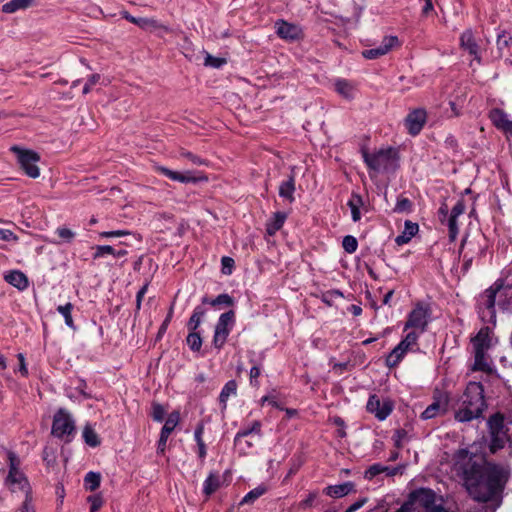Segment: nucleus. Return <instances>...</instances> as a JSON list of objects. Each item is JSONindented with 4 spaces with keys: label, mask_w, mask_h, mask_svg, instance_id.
<instances>
[{
    "label": "nucleus",
    "mask_w": 512,
    "mask_h": 512,
    "mask_svg": "<svg viewBox=\"0 0 512 512\" xmlns=\"http://www.w3.org/2000/svg\"><path fill=\"white\" fill-rule=\"evenodd\" d=\"M454 471L467 494L478 503L501 500L512 474L508 462H497L469 450H457Z\"/></svg>",
    "instance_id": "1"
},
{
    "label": "nucleus",
    "mask_w": 512,
    "mask_h": 512,
    "mask_svg": "<svg viewBox=\"0 0 512 512\" xmlns=\"http://www.w3.org/2000/svg\"><path fill=\"white\" fill-rule=\"evenodd\" d=\"M496 299L499 308L512 312V286H504L501 280L496 281L486 289L478 298V308L482 320L495 324L496 322Z\"/></svg>",
    "instance_id": "2"
},
{
    "label": "nucleus",
    "mask_w": 512,
    "mask_h": 512,
    "mask_svg": "<svg viewBox=\"0 0 512 512\" xmlns=\"http://www.w3.org/2000/svg\"><path fill=\"white\" fill-rule=\"evenodd\" d=\"M485 408L484 388L481 383L470 382L462 396L461 406L455 419L468 422L481 416Z\"/></svg>",
    "instance_id": "3"
},
{
    "label": "nucleus",
    "mask_w": 512,
    "mask_h": 512,
    "mask_svg": "<svg viewBox=\"0 0 512 512\" xmlns=\"http://www.w3.org/2000/svg\"><path fill=\"white\" fill-rule=\"evenodd\" d=\"M438 504L433 490L420 488L413 491L407 502L395 512H435Z\"/></svg>",
    "instance_id": "4"
},
{
    "label": "nucleus",
    "mask_w": 512,
    "mask_h": 512,
    "mask_svg": "<svg viewBox=\"0 0 512 512\" xmlns=\"http://www.w3.org/2000/svg\"><path fill=\"white\" fill-rule=\"evenodd\" d=\"M9 471L5 479V485L11 492L21 491L27 496L32 495L29 481L21 470V460L12 451L8 453Z\"/></svg>",
    "instance_id": "5"
},
{
    "label": "nucleus",
    "mask_w": 512,
    "mask_h": 512,
    "mask_svg": "<svg viewBox=\"0 0 512 512\" xmlns=\"http://www.w3.org/2000/svg\"><path fill=\"white\" fill-rule=\"evenodd\" d=\"M52 435L70 442L75 435V422L71 414L65 409H59L53 417Z\"/></svg>",
    "instance_id": "6"
},
{
    "label": "nucleus",
    "mask_w": 512,
    "mask_h": 512,
    "mask_svg": "<svg viewBox=\"0 0 512 512\" xmlns=\"http://www.w3.org/2000/svg\"><path fill=\"white\" fill-rule=\"evenodd\" d=\"M16 157L20 168L24 173L31 178H38L40 175V169L37 163L40 161V156L33 150L23 149L17 145L10 148Z\"/></svg>",
    "instance_id": "7"
},
{
    "label": "nucleus",
    "mask_w": 512,
    "mask_h": 512,
    "mask_svg": "<svg viewBox=\"0 0 512 512\" xmlns=\"http://www.w3.org/2000/svg\"><path fill=\"white\" fill-rule=\"evenodd\" d=\"M362 156L367 166L376 172L388 170L396 161V153L392 148L380 149L372 154L363 150Z\"/></svg>",
    "instance_id": "8"
},
{
    "label": "nucleus",
    "mask_w": 512,
    "mask_h": 512,
    "mask_svg": "<svg viewBox=\"0 0 512 512\" xmlns=\"http://www.w3.org/2000/svg\"><path fill=\"white\" fill-rule=\"evenodd\" d=\"M488 425L492 437V443L489 448H505L507 445L510 448L511 442L504 425V416L501 413L494 414L490 417Z\"/></svg>",
    "instance_id": "9"
},
{
    "label": "nucleus",
    "mask_w": 512,
    "mask_h": 512,
    "mask_svg": "<svg viewBox=\"0 0 512 512\" xmlns=\"http://www.w3.org/2000/svg\"><path fill=\"white\" fill-rule=\"evenodd\" d=\"M429 319V308L421 303H418L409 313L404 330L413 329V331L423 333L427 328Z\"/></svg>",
    "instance_id": "10"
},
{
    "label": "nucleus",
    "mask_w": 512,
    "mask_h": 512,
    "mask_svg": "<svg viewBox=\"0 0 512 512\" xmlns=\"http://www.w3.org/2000/svg\"><path fill=\"white\" fill-rule=\"evenodd\" d=\"M234 321L235 313L232 310L223 313L219 317L213 337V344L216 348L220 349L223 347L234 324Z\"/></svg>",
    "instance_id": "11"
},
{
    "label": "nucleus",
    "mask_w": 512,
    "mask_h": 512,
    "mask_svg": "<svg viewBox=\"0 0 512 512\" xmlns=\"http://www.w3.org/2000/svg\"><path fill=\"white\" fill-rule=\"evenodd\" d=\"M155 170L162 175L168 177L173 181H178L180 183H198V182H206L208 180L207 176L203 174L192 175L190 171H186L185 173H180L177 171H173L164 166H155Z\"/></svg>",
    "instance_id": "12"
},
{
    "label": "nucleus",
    "mask_w": 512,
    "mask_h": 512,
    "mask_svg": "<svg viewBox=\"0 0 512 512\" xmlns=\"http://www.w3.org/2000/svg\"><path fill=\"white\" fill-rule=\"evenodd\" d=\"M393 402L389 399L381 401L376 395H371L367 402L368 412L375 415L378 420H385L393 411Z\"/></svg>",
    "instance_id": "13"
},
{
    "label": "nucleus",
    "mask_w": 512,
    "mask_h": 512,
    "mask_svg": "<svg viewBox=\"0 0 512 512\" xmlns=\"http://www.w3.org/2000/svg\"><path fill=\"white\" fill-rule=\"evenodd\" d=\"M399 45L400 43L396 36H385L378 47L362 51V56L366 59H377Z\"/></svg>",
    "instance_id": "14"
},
{
    "label": "nucleus",
    "mask_w": 512,
    "mask_h": 512,
    "mask_svg": "<svg viewBox=\"0 0 512 512\" xmlns=\"http://www.w3.org/2000/svg\"><path fill=\"white\" fill-rule=\"evenodd\" d=\"M465 209L466 206L464 200H458L451 209L449 217L444 222L448 227L449 239L452 242L456 240L459 233L458 217L464 214Z\"/></svg>",
    "instance_id": "15"
},
{
    "label": "nucleus",
    "mask_w": 512,
    "mask_h": 512,
    "mask_svg": "<svg viewBox=\"0 0 512 512\" xmlns=\"http://www.w3.org/2000/svg\"><path fill=\"white\" fill-rule=\"evenodd\" d=\"M449 397L445 393H439L434 401L422 412L421 417L425 420L432 419L447 412Z\"/></svg>",
    "instance_id": "16"
},
{
    "label": "nucleus",
    "mask_w": 512,
    "mask_h": 512,
    "mask_svg": "<svg viewBox=\"0 0 512 512\" xmlns=\"http://www.w3.org/2000/svg\"><path fill=\"white\" fill-rule=\"evenodd\" d=\"M427 114L424 109H415L405 118V126L408 133L415 136L420 133L426 123Z\"/></svg>",
    "instance_id": "17"
},
{
    "label": "nucleus",
    "mask_w": 512,
    "mask_h": 512,
    "mask_svg": "<svg viewBox=\"0 0 512 512\" xmlns=\"http://www.w3.org/2000/svg\"><path fill=\"white\" fill-rule=\"evenodd\" d=\"M276 34L283 40L294 41L301 37L302 31L295 24L288 23L284 20L275 22Z\"/></svg>",
    "instance_id": "18"
},
{
    "label": "nucleus",
    "mask_w": 512,
    "mask_h": 512,
    "mask_svg": "<svg viewBox=\"0 0 512 512\" xmlns=\"http://www.w3.org/2000/svg\"><path fill=\"white\" fill-rule=\"evenodd\" d=\"M353 493H356V485L352 481L329 485L323 489L324 495L334 499L343 498Z\"/></svg>",
    "instance_id": "19"
},
{
    "label": "nucleus",
    "mask_w": 512,
    "mask_h": 512,
    "mask_svg": "<svg viewBox=\"0 0 512 512\" xmlns=\"http://www.w3.org/2000/svg\"><path fill=\"white\" fill-rule=\"evenodd\" d=\"M122 17L129 22L137 25L138 27L145 29V30H156V29H163L164 31L168 32L169 28L161 23H159L154 18H136L132 15H130L127 11H123L121 13Z\"/></svg>",
    "instance_id": "20"
},
{
    "label": "nucleus",
    "mask_w": 512,
    "mask_h": 512,
    "mask_svg": "<svg viewBox=\"0 0 512 512\" xmlns=\"http://www.w3.org/2000/svg\"><path fill=\"white\" fill-rule=\"evenodd\" d=\"M491 331L488 327L479 330L475 337L472 338L473 352H487L491 347Z\"/></svg>",
    "instance_id": "21"
},
{
    "label": "nucleus",
    "mask_w": 512,
    "mask_h": 512,
    "mask_svg": "<svg viewBox=\"0 0 512 512\" xmlns=\"http://www.w3.org/2000/svg\"><path fill=\"white\" fill-rule=\"evenodd\" d=\"M460 46L462 49L468 51L470 55L474 56V59L481 63V57L479 55V46L475 40L472 30L468 29L461 34Z\"/></svg>",
    "instance_id": "22"
},
{
    "label": "nucleus",
    "mask_w": 512,
    "mask_h": 512,
    "mask_svg": "<svg viewBox=\"0 0 512 512\" xmlns=\"http://www.w3.org/2000/svg\"><path fill=\"white\" fill-rule=\"evenodd\" d=\"M260 423L255 422L249 430L237 434L235 442L237 445L252 446L260 440Z\"/></svg>",
    "instance_id": "23"
},
{
    "label": "nucleus",
    "mask_w": 512,
    "mask_h": 512,
    "mask_svg": "<svg viewBox=\"0 0 512 512\" xmlns=\"http://www.w3.org/2000/svg\"><path fill=\"white\" fill-rule=\"evenodd\" d=\"M489 118L499 130L504 133H512V121L508 119L507 114L498 108L490 111Z\"/></svg>",
    "instance_id": "24"
},
{
    "label": "nucleus",
    "mask_w": 512,
    "mask_h": 512,
    "mask_svg": "<svg viewBox=\"0 0 512 512\" xmlns=\"http://www.w3.org/2000/svg\"><path fill=\"white\" fill-rule=\"evenodd\" d=\"M402 468L403 467H401V466L390 467V466H386V465L377 463V464H373L365 471L364 477H365V479L371 480L375 476L382 474V473H385L387 476H394L398 473H401Z\"/></svg>",
    "instance_id": "25"
},
{
    "label": "nucleus",
    "mask_w": 512,
    "mask_h": 512,
    "mask_svg": "<svg viewBox=\"0 0 512 512\" xmlns=\"http://www.w3.org/2000/svg\"><path fill=\"white\" fill-rule=\"evenodd\" d=\"M4 279L20 291L25 290L29 285L27 276L19 270L9 272L5 275Z\"/></svg>",
    "instance_id": "26"
},
{
    "label": "nucleus",
    "mask_w": 512,
    "mask_h": 512,
    "mask_svg": "<svg viewBox=\"0 0 512 512\" xmlns=\"http://www.w3.org/2000/svg\"><path fill=\"white\" fill-rule=\"evenodd\" d=\"M419 226L410 220H406L404 224V230L400 235L395 238L397 245H404L411 241V239L417 234Z\"/></svg>",
    "instance_id": "27"
},
{
    "label": "nucleus",
    "mask_w": 512,
    "mask_h": 512,
    "mask_svg": "<svg viewBox=\"0 0 512 512\" xmlns=\"http://www.w3.org/2000/svg\"><path fill=\"white\" fill-rule=\"evenodd\" d=\"M473 371H482L485 373L492 372V361L487 355V352H476L474 353V364L472 366Z\"/></svg>",
    "instance_id": "28"
},
{
    "label": "nucleus",
    "mask_w": 512,
    "mask_h": 512,
    "mask_svg": "<svg viewBox=\"0 0 512 512\" xmlns=\"http://www.w3.org/2000/svg\"><path fill=\"white\" fill-rule=\"evenodd\" d=\"M295 178L290 175L286 181H283L279 187V196L287 199L290 203L294 201Z\"/></svg>",
    "instance_id": "29"
},
{
    "label": "nucleus",
    "mask_w": 512,
    "mask_h": 512,
    "mask_svg": "<svg viewBox=\"0 0 512 512\" xmlns=\"http://www.w3.org/2000/svg\"><path fill=\"white\" fill-rule=\"evenodd\" d=\"M237 388H238V385L235 380H230L224 385V387L219 395V402L221 404L222 410L226 409L229 397L236 395Z\"/></svg>",
    "instance_id": "30"
},
{
    "label": "nucleus",
    "mask_w": 512,
    "mask_h": 512,
    "mask_svg": "<svg viewBox=\"0 0 512 512\" xmlns=\"http://www.w3.org/2000/svg\"><path fill=\"white\" fill-rule=\"evenodd\" d=\"M82 437L86 445L95 447L101 444L100 437L97 434L94 427L90 424H86L82 431Z\"/></svg>",
    "instance_id": "31"
},
{
    "label": "nucleus",
    "mask_w": 512,
    "mask_h": 512,
    "mask_svg": "<svg viewBox=\"0 0 512 512\" xmlns=\"http://www.w3.org/2000/svg\"><path fill=\"white\" fill-rule=\"evenodd\" d=\"M34 0H11L2 6L4 13H15L18 10L27 9L33 4Z\"/></svg>",
    "instance_id": "32"
},
{
    "label": "nucleus",
    "mask_w": 512,
    "mask_h": 512,
    "mask_svg": "<svg viewBox=\"0 0 512 512\" xmlns=\"http://www.w3.org/2000/svg\"><path fill=\"white\" fill-rule=\"evenodd\" d=\"M347 205L351 210V216L354 222H357L361 219L360 207L363 205V200L361 196L358 194H352L349 199Z\"/></svg>",
    "instance_id": "33"
},
{
    "label": "nucleus",
    "mask_w": 512,
    "mask_h": 512,
    "mask_svg": "<svg viewBox=\"0 0 512 512\" xmlns=\"http://www.w3.org/2000/svg\"><path fill=\"white\" fill-rule=\"evenodd\" d=\"M220 487V477L218 474L211 473L203 484V492L209 496Z\"/></svg>",
    "instance_id": "34"
},
{
    "label": "nucleus",
    "mask_w": 512,
    "mask_h": 512,
    "mask_svg": "<svg viewBox=\"0 0 512 512\" xmlns=\"http://www.w3.org/2000/svg\"><path fill=\"white\" fill-rule=\"evenodd\" d=\"M335 90L346 99L354 97V87L346 80H337L335 82Z\"/></svg>",
    "instance_id": "35"
},
{
    "label": "nucleus",
    "mask_w": 512,
    "mask_h": 512,
    "mask_svg": "<svg viewBox=\"0 0 512 512\" xmlns=\"http://www.w3.org/2000/svg\"><path fill=\"white\" fill-rule=\"evenodd\" d=\"M406 352L401 348V346H396L386 357V365L389 368L396 367L400 361L403 359Z\"/></svg>",
    "instance_id": "36"
},
{
    "label": "nucleus",
    "mask_w": 512,
    "mask_h": 512,
    "mask_svg": "<svg viewBox=\"0 0 512 512\" xmlns=\"http://www.w3.org/2000/svg\"><path fill=\"white\" fill-rule=\"evenodd\" d=\"M285 218L286 216L283 213H275L273 219L266 225L267 233L269 235H274L283 226Z\"/></svg>",
    "instance_id": "37"
},
{
    "label": "nucleus",
    "mask_w": 512,
    "mask_h": 512,
    "mask_svg": "<svg viewBox=\"0 0 512 512\" xmlns=\"http://www.w3.org/2000/svg\"><path fill=\"white\" fill-rule=\"evenodd\" d=\"M205 312V309L201 306H198L194 309L193 314L187 323L189 331H195L199 327L201 318L205 315Z\"/></svg>",
    "instance_id": "38"
},
{
    "label": "nucleus",
    "mask_w": 512,
    "mask_h": 512,
    "mask_svg": "<svg viewBox=\"0 0 512 512\" xmlns=\"http://www.w3.org/2000/svg\"><path fill=\"white\" fill-rule=\"evenodd\" d=\"M101 476L96 472H88L84 478L85 488L90 491H95L99 488Z\"/></svg>",
    "instance_id": "39"
},
{
    "label": "nucleus",
    "mask_w": 512,
    "mask_h": 512,
    "mask_svg": "<svg viewBox=\"0 0 512 512\" xmlns=\"http://www.w3.org/2000/svg\"><path fill=\"white\" fill-rule=\"evenodd\" d=\"M72 309L73 305L71 303H66L65 305H60L57 307V311L64 317L66 325L69 328L75 330L76 327L74 325V321L71 314Z\"/></svg>",
    "instance_id": "40"
},
{
    "label": "nucleus",
    "mask_w": 512,
    "mask_h": 512,
    "mask_svg": "<svg viewBox=\"0 0 512 512\" xmlns=\"http://www.w3.org/2000/svg\"><path fill=\"white\" fill-rule=\"evenodd\" d=\"M179 420H180L179 412L173 411L172 413L169 414L162 430L165 431V433H171L175 429L177 424L179 423Z\"/></svg>",
    "instance_id": "41"
},
{
    "label": "nucleus",
    "mask_w": 512,
    "mask_h": 512,
    "mask_svg": "<svg viewBox=\"0 0 512 512\" xmlns=\"http://www.w3.org/2000/svg\"><path fill=\"white\" fill-rule=\"evenodd\" d=\"M186 341L191 350L199 351L201 349L202 338L199 333H196L195 331H190Z\"/></svg>",
    "instance_id": "42"
},
{
    "label": "nucleus",
    "mask_w": 512,
    "mask_h": 512,
    "mask_svg": "<svg viewBox=\"0 0 512 512\" xmlns=\"http://www.w3.org/2000/svg\"><path fill=\"white\" fill-rule=\"evenodd\" d=\"M266 492V487L258 486L248 492L241 501V504L251 503Z\"/></svg>",
    "instance_id": "43"
},
{
    "label": "nucleus",
    "mask_w": 512,
    "mask_h": 512,
    "mask_svg": "<svg viewBox=\"0 0 512 512\" xmlns=\"http://www.w3.org/2000/svg\"><path fill=\"white\" fill-rule=\"evenodd\" d=\"M343 293L339 290H330L322 293L321 299L322 301L327 304L328 306H332L333 302L337 298H342Z\"/></svg>",
    "instance_id": "44"
},
{
    "label": "nucleus",
    "mask_w": 512,
    "mask_h": 512,
    "mask_svg": "<svg viewBox=\"0 0 512 512\" xmlns=\"http://www.w3.org/2000/svg\"><path fill=\"white\" fill-rule=\"evenodd\" d=\"M512 41V37L506 32L502 31L497 36V48L499 51H502L503 49L507 48Z\"/></svg>",
    "instance_id": "45"
},
{
    "label": "nucleus",
    "mask_w": 512,
    "mask_h": 512,
    "mask_svg": "<svg viewBox=\"0 0 512 512\" xmlns=\"http://www.w3.org/2000/svg\"><path fill=\"white\" fill-rule=\"evenodd\" d=\"M180 157L189 160L194 165H206V161L204 159L184 149L180 150Z\"/></svg>",
    "instance_id": "46"
},
{
    "label": "nucleus",
    "mask_w": 512,
    "mask_h": 512,
    "mask_svg": "<svg viewBox=\"0 0 512 512\" xmlns=\"http://www.w3.org/2000/svg\"><path fill=\"white\" fill-rule=\"evenodd\" d=\"M343 248L348 253H354L357 250L358 242L353 236H345L342 242Z\"/></svg>",
    "instance_id": "47"
},
{
    "label": "nucleus",
    "mask_w": 512,
    "mask_h": 512,
    "mask_svg": "<svg viewBox=\"0 0 512 512\" xmlns=\"http://www.w3.org/2000/svg\"><path fill=\"white\" fill-rule=\"evenodd\" d=\"M226 63V60L224 58L214 57L210 55L209 53L206 54L204 65L213 67V68H220L222 65Z\"/></svg>",
    "instance_id": "48"
},
{
    "label": "nucleus",
    "mask_w": 512,
    "mask_h": 512,
    "mask_svg": "<svg viewBox=\"0 0 512 512\" xmlns=\"http://www.w3.org/2000/svg\"><path fill=\"white\" fill-rule=\"evenodd\" d=\"M90 503V512H97L103 505V498L100 494L91 495L87 498Z\"/></svg>",
    "instance_id": "49"
},
{
    "label": "nucleus",
    "mask_w": 512,
    "mask_h": 512,
    "mask_svg": "<svg viewBox=\"0 0 512 512\" xmlns=\"http://www.w3.org/2000/svg\"><path fill=\"white\" fill-rule=\"evenodd\" d=\"M95 250L96 251L93 254V258L94 259L101 258L105 254L112 255L113 253H115V249L112 246H110V245H98V246L95 247Z\"/></svg>",
    "instance_id": "50"
},
{
    "label": "nucleus",
    "mask_w": 512,
    "mask_h": 512,
    "mask_svg": "<svg viewBox=\"0 0 512 512\" xmlns=\"http://www.w3.org/2000/svg\"><path fill=\"white\" fill-rule=\"evenodd\" d=\"M412 203L408 198H399L394 210L396 212H409L411 210Z\"/></svg>",
    "instance_id": "51"
},
{
    "label": "nucleus",
    "mask_w": 512,
    "mask_h": 512,
    "mask_svg": "<svg viewBox=\"0 0 512 512\" xmlns=\"http://www.w3.org/2000/svg\"><path fill=\"white\" fill-rule=\"evenodd\" d=\"M56 233L60 238H62L65 242H71L73 238L75 237V233L66 227H59L56 230Z\"/></svg>",
    "instance_id": "52"
},
{
    "label": "nucleus",
    "mask_w": 512,
    "mask_h": 512,
    "mask_svg": "<svg viewBox=\"0 0 512 512\" xmlns=\"http://www.w3.org/2000/svg\"><path fill=\"white\" fill-rule=\"evenodd\" d=\"M222 304L230 306L233 304V299L228 294H220L210 302L212 306Z\"/></svg>",
    "instance_id": "53"
},
{
    "label": "nucleus",
    "mask_w": 512,
    "mask_h": 512,
    "mask_svg": "<svg viewBox=\"0 0 512 512\" xmlns=\"http://www.w3.org/2000/svg\"><path fill=\"white\" fill-rule=\"evenodd\" d=\"M234 263L235 262L231 257H228V256L222 257V259H221L222 272L227 275L231 274L232 269L234 267Z\"/></svg>",
    "instance_id": "54"
},
{
    "label": "nucleus",
    "mask_w": 512,
    "mask_h": 512,
    "mask_svg": "<svg viewBox=\"0 0 512 512\" xmlns=\"http://www.w3.org/2000/svg\"><path fill=\"white\" fill-rule=\"evenodd\" d=\"M101 79V76L99 74H92L89 78L87 83L83 87V94H88L91 91L92 86L96 85Z\"/></svg>",
    "instance_id": "55"
},
{
    "label": "nucleus",
    "mask_w": 512,
    "mask_h": 512,
    "mask_svg": "<svg viewBox=\"0 0 512 512\" xmlns=\"http://www.w3.org/2000/svg\"><path fill=\"white\" fill-rule=\"evenodd\" d=\"M32 502H33L32 495L27 494V496H25V499L20 508V512H36L35 507Z\"/></svg>",
    "instance_id": "56"
},
{
    "label": "nucleus",
    "mask_w": 512,
    "mask_h": 512,
    "mask_svg": "<svg viewBox=\"0 0 512 512\" xmlns=\"http://www.w3.org/2000/svg\"><path fill=\"white\" fill-rule=\"evenodd\" d=\"M407 432L405 430L399 429L395 431V434L393 436V439L395 441V445L397 447H400L402 445H405V439L407 438Z\"/></svg>",
    "instance_id": "57"
},
{
    "label": "nucleus",
    "mask_w": 512,
    "mask_h": 512,
    "mask_svg": "<svg viewBox=\"0 0 512 512\" xmlns=\"http://www.w3.org/2000/svg\"><path fill=\"white\" fill-rule=\"evenodd\" d=\"M165 416V409L160 404L153 406L152 417L155 421L161 422Z\"/></svg>",
    "instance_id": "58"
},
{
    "label": "nucleus",
    "mask_w": 512,
    "mask_h": 512,
    "mask_svg": "<svg viewBox=\"0 0 512 512\" xmlns=\"http://www.w3.org/2000/svg\"><path fill=\"white\" fill-rule=\"evenodd\" d=\"M0 240L16 242L18 237L11 230L0 228Z\"/></svg>",
    "instance_id": "59"
},
{
    "label": "nucleus",
    "mask_w": 512,
    "mask_h": 512,
    "mask_svg": "<svg viewBox=\"0 0 512 512\" xmlns=\"http://www.w3.org/2000/svg\"><path fill=\"white\" fill-rule=\"evenodd\" d=\"M172 316H173V306L170 307V310H169L165 320L163 321V323L161 324V326L159 328L158 337H161L166 332L167 327H168L169 323L171 322Z\"/></svg>",
    "instance_id": "60"
},
{
    "label": "nucleus",
    "mask_w": 512,
    "mask_h": 512,
    "mask_svg": "<svg viewBox=\"0 0 512 512\" xmlns=\"http://www.w3.org/2000/svg\"><path fill=\"white\" fill-rule=\"evenodd\" d=\"M130 232L126 230H115V231H104L100 233V237L102 238H111V237H121L125 235H129Z\"/></svg>",
    "instance_id": "61"
},
{
    "label": "nucleus",
    "mask_w": 512,
    "mask_h": 512,
    "mask_svg": "<svg viewBox=\"0 0 512 512\" xmlns=\"http://www.w3.org/2000/svg\"><path fill=\"white\" fill-rule=\"evenodd\" d=\"M367 498L366 497H363V498H360L359 500H357L356 502H354L353 504H351L346 510L345 512H356L357 510H359L360 508H362L366 503H367Z\"/></svg>",
    "instance_id": "62"
},
{
    "label": "nucleus",
    "mask_w": 512,
    "mask_h": 512,
    "mask_svg": "<svg viewBox=\"0 0 512 512\" xmlns=\"http://www.w3.org/2000/svg\"><path fill=\"white\" fill-rule=\"evenodd\" d=\"M419 334L420 333H418L416 331H411L406 335V337L403 339V341L407 344H410L412 347H414L417 344Z\"/></svg>",
    "instance_id": "63"
},
{
    "label": "nucleus",
    "mask_w": 512,
    "mask_h": 512,
    "mask_svg": "<svg viewBox=\"0 0 512 512\" xmlns=\"http://www.w3.org/2000/svg\"><path fill=\"white\" fill-rule=\"evenodd\" d=\"M148 289V284L142 286V288L138 291L136 296V310L139 311L141 308V303L144 295L146 294Z\"/></svg>",
    "instance_id": "64"
}]
</instances>
